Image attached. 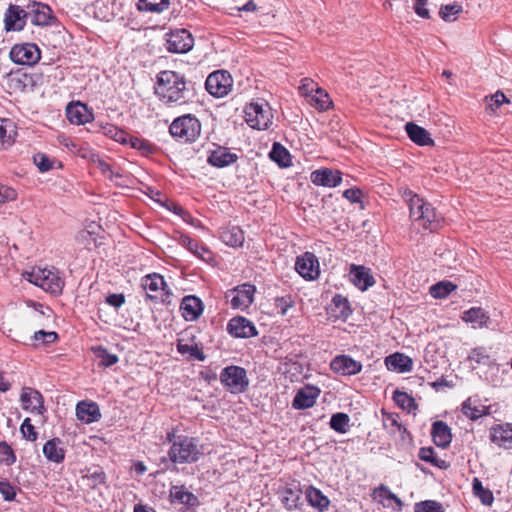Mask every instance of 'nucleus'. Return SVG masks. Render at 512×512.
Listing matches in <instances>:
<instances>
[{"label": "nucleus", "instance_id": "1", "mask_svg": "<svg viewBox=\"0 0 512 512\" xmlns=\"http://www.w3.org/2000/svg\"><path fill=\"white\" fill-rule=\"evenodd\" d=\"M156 78L155 94L165 105L174 106L193 102L195 98L194 85L187 81L184 75L164 70L159 72Z\"/></svg>", "mask_w": 512, "mask_h": 512}, {"label": "nucleus", "instance_id": "2", "mask_svg": "<svg viewBox=\"0 0 512 512\" xmlns=\"http://www.w3.org/2000/svg\"><path fill=\"white\" fill-rule=\"evenodd\" d=\"M166 439L171 444L168 457L174 464L195 463L203 455L202 447L195 437L176 435L172 430L167 433Z\"/></svg>", "mask_w": 512, "mask_h": 512}, {"label": "nucleus", "instance_id": "3", "mask_svg": "<svg viewBox=\"0 0 512 512\" xmlns=\"http://www.w3.org/2000/svg\"><path fill=\"white\" fill-rule=\"evenodd\" d=\"M25 279L30 283L39 286L45 292L58 296L62 293L65 282L60 276L59 271L52 267L48 268H33L30 272L24 274Z\"/></svg>", "mask_w": 512, "mask_h": 512}, {"label": "nucleus", "instance_id": "4", "mask_svg": "<svg viewBox=\"0 0 512 512\" xmlns=\"http://www.w3.org/2000/svg\"><path fill=\"white\" fill-rule=\"evenodd\" d=\"M169 132L173 138L181 143H192L201 133V123L192 114L182 115L171 123Z\"/></svg>", "mask_w": 512, "mask_h": 512}, {"label": "nucleus", "instance_id": "5", "mask_svg": "<svg viewBox=\"0 0 512 512\" xmlns=\"http://www.w3.org/2000/svg\"><path fill=\"white\" fill-rule=\"evenodd\" d=\"M245 120L247 124L257 130H266L272 124L273 114L271 107L264 100H257L246 105Z\"/></svg>", "mask_w": 512, "mask_h": 512}, {"label": "nucleus", "instance_id": "6", "mask_svg": "<svg viewBox=\"0 0 512 512\" xmlns=\"http://www.w3.org/2000/svg\"><path fill=\"white\" fill-rule=\"evenodd\" d=\"M220 382L232 394L243 393L249 386L246 370L236 365H230L222 369Z\"/></svg>", "mask_w": 512, "mask_h": 512}, {"label": "nucleus", "instance_id": "7", "mask_svg": "<svg viewBox=\"0 0 512 512\" xmlns=\"http://www.w3.org/2000/svg\"><path fill=\"white\" fill-rule=\"evenodd\" d=\"M233 80L231 75L224 70L212 72L206 79V90L214 97L226 96L232 89Z\"/></svg>", "mask_w": 512, "mask_h": 512}, {"label": "nucleus", "instance_id": "8", "mask_svg": "<svg viewBox=\"0 0 512 512\" xmlns=\"http://www.w3.org/2000/svg\"><path fill=\"white\" fill-rule=\"evenodd\" d=\"M256 287L250 283H244L226 292V299L234 309L244 310L254 301Z\"/></svg>", "mask_w": 512, "mask_h": 512}, {"label": "nucleus", "instance_id": "9", "mask_svg": "<svg viewBox=\"0 0 512 512\" xmlns=\"http://www.w3.org/2000/svg\"><path fill=\"white\" fill-rule=\"evenodd\" d=\"M10 58L16 64L32 66L40 60L41 51L33 43L16 44L11 48Z\"/></svg>", "mask_w": 512, "mask_h": 512}, {"label": "nucleus", "instance_id": "10", "mask_svg": "<svg viewBox=\"0 0 512 512\" xmlns=\"http://www.w3.org/2000/svg\"><path fill=\"white\" fill-rule=\"evenodd\" d=\"M142 287L151 293H147V297L151 300H160L162 303H169L168 298L171 293L166 291V283L164 278L159 274H150L142 278Z\"/></svg>", "mask_w": 512, "mask_h": 512}, {"label": "nucleus", "instance_id": "11", "mask_svg": "<svg viewBox=\"0 0 512 512\" xmlns=\"http://www.w3.org/2000/svg\"><path fill=\"white\" fill-rule=\"evenodd\" d=\"M295 270L306 280L316 279L320 273L318 258L311 252H305L297 257Z\"/></svg>", "mask_w": 512, "mask_h": 512}, {"label": "nucleus", "instance_id": "12", "mask_svg": "<svg viewBox=\"0 0 512 512\" xmlns=\"http://www.w3.org/2000/svg\"><path fill=\"white\" fill-rule=\"evenodd\" d=\"M194 39L186 29L172 31L167 39V50L173 53H186L193 47Z\"/></svg>", "mask_w": 512, "mask_h": 512}, {"label": "nucleus", "instance_id": "13", "mask_svg": "<svg viewBox=\"0 0 512 512\" xmlns=\"http://www.w3.org/2000/svg\"><path fill=\"white\" fill-rule=\"evenodd\" d=\"M29 12L18 5H9L4 14V27L7 32L24 29Z\"/></svg>", "mask_w": 512, "mask_h": 512}, {"label": "nucleus", "instance_id": "14", "mask_svg": "<svg viewBox=\"0 0 512 512\" xmlns=\"http://www.w3.org/2000/svg\"><path fill=\"white\" fill-rule=\"evenodd\" d=\"M27 12L31 16V22L36 26H49L56 22L52 9L40 2H31L27 5Z\"/></svg>", "mask_w": 512, "mask_h": 512}, {"label": "nucleus", "instance_id": "15", "mask_svg": "<svg viewBox=\"0 0 512 512\" xmlns=\"http://www.w3.org/2000/svg\"><path fill=\"white\" fill-rule=\"evenodd\" d=\"M20 401L22 408L29 410L31 413L43 414L46 411L42 394L31 387L22 389Z\"/></svg>", "mask_w": 512, "mask_h": 512}, {"label": "nucleus", "instance_id": "16", "mask_svg": "<svg viewBox=\"0 0 512 512\" xmlns=\"http://www.w3.org/2000/svg\"><path fill=\"white\" fill-rule=\"evenodd\" d=\"M330 368L333 372L343 375L351 376L361 372L362 364L354 360L349 355H338L330 363Z\"/></svg>", "mask_w": 512, "mask_h": 512}, {"label": "nucleus", "instance_id": "17", "mask_svg": "<svg viewBox=\"0 0 512 512\" xmlns=\"http://www.w3.org/2000/svg\"><path fill=\"white\" fill-rule=\"evenodd\" d=\"M227 330L236 338H250L257 335L254 324L242 316L232 318L228 322Z\"/></svg>", "mask_w": 512, "mask_h": 512}, {"label": "nucleus", "instance_id": "18", "mask_svg": "<svg viewBox=\"0 0 512 512\" xmlns=\"http://www.w3.org/2000/svg\"><path fill=\"white\" fill-rule=\"evenodd\" d=\"M341 172L338 170H332L329 168H323L315 170L311 173V181L313 184L317 186H324V187H336L338 186L341 181Z\"/></svg>", "mask_w": 512, "mask_h": 512}, {"label": "nucleus", "instance_id": "19", "mask_svg": "<svg viewBox=\"0 0 512 512\" xmlns=\"http://www.w3.org/2000/svg\"><path fill=\"white\" fill-rule=\"evenodd\" d=\"M215 149L209 151L207 162L217 168H224L234 164L238 160V155L231 153L226 147L215 145Z\"/></svg>", "mask_w": 512, "mask_h": 512}, {"label": "nucleus", "instance_id": "20", "mask_svg": "<svg viewBox=\"0 0 512 512\" xmlns=\"http://www.w3.org/2000/svg\"><path fill=\"white\" fill-rule=\"evenodd\" d=\"M351 282L361 291H365L375 284V279L369 268L352 264L350 266Z\"/></svg>", "mask_w": 512, "mask_h": 512}, {"label": "nucleus", "instance_id": "21", "mask_svg": "<svg viewBox=\"0 0 512 512\" xmlns=\"http://www.w3.org/2000/svg\"><path fill=\"white\" fill-rule=\"evenodd\" d=\"M461 319L474 329L490 328L492 323L488 313L481 307H472L463 312Z\"/></svg>", "mask_w": 512, "mask_h": 512}, {"label": "nucleus", "instance_id": "22", "mask_svg": "<svg viewBox=\"0 0 512 512\" xmlns=\"http://www.w3.org/2000/svg\"><path fill=\"white\" fill-rule=\"evenodd\" d=\"M319 393V389L313 386L300 389L292 401V407L298 410L311 408L314 406Z\"/></svg>", "mask_w": 512, "mask_h": 512}, {"label": "nucleus", "instance_id": "23", "mask_svg": "<svg viewBox=\"0 0 512 512\" xmlns=\"http://www.w3.org/2000/svg\"><path fill=\"white\" fill-rule=\"evenodd\" d=\"M180 309L186 321H195L203 312V303L194 295L185 296L181 302Z\"/></svg>", "mask_w": 512, "mask_h": 512}, {"label": "nucleus", "instance_id": "24", "mask_svg": "<svg viewBox=\"0 0 512 512\" xmlns=\"http://www.w3.org/2000/svg\"><path fill=\"white\" fill-rule=\"evenodd\" d=\"M68 120L75 125H81L90 122L93 119V113L87 105L77 102L69 104L66 108Z\"/></svg>", "mask_w": 512, "mask_h": 512}, {"label": "nucleus", "instance_id": "25", "mask_svg": "<svg viewBox=\"0 0 512 512\" xmlns=\"http://www.w3.org/2000/svg\"><path fill=\"white\" fill-rule=\"evenodd\" d=\"M76 416L81 422L90 424L99 421L101 413L95 402L81 401L76 406Z\"/></svg>", "mask_w": 512, "mask_h": 512}, {"label": "nucleus", "instance_id": "26", "mask_svg": "<svg viewBox=\"0 0 512 512\" xmlns=\"http://www.w3.org/2000/svg\"><path fill=\"white\" fill-rule=\"evenodd\" d=\"M490 439L504 449H512V425H496L490 430Z\"/></svg>", "mask_w": 512, "mask_h": 512}, {"label": "nucleus", "instance_id": "27", "mask_svg": "<svg viewBox=\"0 0 512 512\" xmlns=\"http://www.w3.org/2000/svg\"><path fill=\"white\" fill-rule=\"evenodd\" d=\"M431 436L434 444L440 448H447L452 441L450 427L441 420L432 424Z\"/></svg>", "mask_w": 512, "mask_h": 512}, {"label": "nucleus", "instance_id": "28", "mask_svg": "<svg viewBox=\"0 0 512 512\" xmlns=\"http://www.w3.org/2000/svg\"><path fill=\"white\" fill-rule=\"evenodd\" d=\"M388 370L399 373L410 372L413 367V361L410 357L402 353H394L385 359Z\"/></svg>", "mask_w": 512, "mask_h": 512}, {"label": "nucleus", "instance_id": "29", "mask_svg": "<svg viewBox=\"0 0 512 512\" xmlns=\"http://www.w3.org/2000/svg\"><path fill=\"white\" fill-rule=\"evenodd\" d=\"M405 130L408 137L417 145L430 146L434 144L428 131L413 122L406 123Z\"/></svg>", "mask_w": 512, "mask_h": 512}, {"label": "nucleus", "instance_id": "30", "mask_svg": "<svg viewBox=\"0 0 512 512\" xmlns=\"http://www.w3.org/2000/svg\"><path fill=\"white\" fill-rule=\"evenodd\" d=\"M61 444L62 442L59 438H53L44 444L43 454L49 461L55 463H62L64 461L66 451Z\"/></svg>", "mask_w": 512, "mask_h": 512}, {"label": "nucleus", "instance_id": "31", "mask_svg": "<svg viewBox=\"0 0 512 512\" xmlns=\"http://www.w3.org/2000/svg\"><path fill=\"white\" fill-rule=\"evenodd\" d=\"M305 497L309 505L317 509L319 512H323L328 509L330 500L325 496L321 490L314 486H308L305 491Z\"/></svg>", "mask_w": 512, "mask_h": 512}, {"label": "nucleus", "instance_id": "32", "mask_svg": "<svg viewBox=\"0 0 512 512\" xmlns=\"http://www.w3.org/2000/svg\"><path fill=\"white\" fill-rule=\"evenodd\" d=\"M170 499L172 503H179L188 507H192L198 502L197 497L184 486H172L170 489Z\"/></svg>", "mask_w": 512, "mask_h": 512}, {"label": "nucleus", "instance_id": "33", "mask_svg": "<svg viewBox=\"0 0 512 512\" xmlns=\"http://www.w3.org/2000/svg\"><path fill=\"white\" fill-rule=\"evenodd\" d=\"M442 217L436 212L435 208L429 203V205L423 211V217L417 221L424 229L431 232L437 230L440 227Z\"/></svg>", "mask_w": 512, "mask_h": 512}, {"label": "nucleus", "instance_id": "34", "mask_svg": "<svg viewBox=\"0 0 512 512\" xmlns=\"http://www.w3.org/2000/svg\"><path fill=\"white\" fill-rule=\"evenodd\" d=\"M331 314L336 318L346 320L352 313L348 299L340 294H336L330 305Z\"/></svg>", "mask_w": 512, "mask_h": 512}, {"label": "nucleus", "instance_id": "35", "mask_svg": "<svg viewBox=\"0 0 512 512\" xmlns=\"http://www.w3.org/2000/svg\"><path fill=\"white\" fill-rule=\"evenodd\" d=\"M220 238L228 246L239 247L244 242V233L238 226L227 227L222 229Z\"/></svg>", "mask_w": 512, "mask_h": 512}, {"label": "nucleus", "instance_id": "36", "mask_svg": "<svg viewBox=\"0 0 512 512\" xmlns=\"http://www.w3.org/2000/svg\"><path fill=\"white\" fill-rule=\"evenodd\" d=\"M272 161L277 163L280 167H289L291 165V158L289 151L280 143L275 142L269 153Z\"/></svg>", "mask_w": 512, "mask_h": 512}, {"label": "nucleus", "instance_id": "37", "mask_svg": "<svg viewBox=\"0 0 512 512\" xmlns=\"http://www.w3.org/2000/svg\"><path fill=\"white\" fill-rule=\"evenodd\" d=\"M462 412L471 420H477L488 413L487 407L477 405V401L472 398H468L462 403Z\"/></svg>", "mask_w": 512, "mask_h": 512}, {"label": "nucleus", "instance_id": "38", "mask_svg": "<svg viewBox=\"0 0 512 512\" xmlns=\"http://www.w3.org/2000/svg\"><path fill=\"white\" fill-rule=\"evenodd\" d=\"M301 489L288 487L282 492V503L289 510L296 509L301 504Z\"/></svg>", "mask_w": 512, "mask_h": 512}, {"label": "nucleus", "instance_id": "39", "mask_svg": "<svg viewBox=\"0 0 512 512\" xmlns=\"http://www.w3.org/2000/svg\"><path fill=\"white\" fill-rule=\"evenodd\" d=\"M170 0H139L137 9L139 11L161 13L168 9Z\"/></svg>", "mask_w": 512, "mask_h": 512}, {"label": "nucleus", "instance_id": "40", "mask_svg": "<svg viewBox=\"0 0 512 512\" xmlns=\"http://www.w3.org/2000/svg\"><path fill=\"white\" fill-rule=\"evenodd\" d=\"M16 135L15 125L9 119L0 118V143L11 145Z\"/></svg>", "mask_w": 512, "mask_h": 512}, {"label": "nucleus", "instance_id": "41", "mask_svg": "<svg viewBox=\"0 0 512 512\" xmlns=\"http://www.w3.org/2000/svg\"><path fill=\"white\" fill-rule=\"evenodd\" d=\"M418 456L422 461L430 463L435 467H438L440 469L448 468V463L445 460L438 458L432 447L420 448Z\"/></svg>", "mask_w": 512, "mask_h": 512}, {"label": "nucleus", "instance_id": "42", "mask_svg": "<svg viewBox=\"0 0 512 512\" xmlns=\"http://www.w3.org/2000/svg\"><path fill=\"white\" fill-rule=\"evenodd\" d=\"M179 243L183 247L188 249L191 253H193L194 255H196L202 259L205 258V256H204L205 254L210 253L206 247L201 245L197 240L192 239L191 237H189L187 235H181V237L179 239Z\"/></svg>", "mask_w": 512, "mask_h": 512}, {"label": "nucleus", "instance_id": "43", "mask_svg": "<svg viewBox=\"0 0 512 512\" xmlns=\"http://www.w3.org/2000/svg\"><path fill=\"white\" fill-rule=\"evenodd\" d=\"M177 351L182 355L188 354L189 360L204 361L206 359V355L197 345H189L182 340H178Z\"/></svg>", "mask_w": 512, "mask_h": 512}, {"label": "nucleus", "instance_id": "44", "mask_svg": "<svg viewBox=\"0 0 512 512\" xmlns=\"http://www.w3.org/2000/svg\"><path fill=\"white\" fill-rule=\"evenodd\" d=\"M456 288L457 286L450 281H440L430 287V294L435 299H443Z\"/></svg>", "mask_w": 512, "mask_h": 512}, {"label": "nucleus", "instance_id": "45", "mask_svg": "<svg viewBox=\"0 0 512 512\" xmlns=\"http://www.w3.org/2000/svg\"><path fill=\"white\" fill-rule=\"evenodd\" d=\"M393 400L402 409L411 412L417 408L415 399L408 393L400 390H395L393 393Z\"/></svg>", "mask_w": 512, "mask_h": 512}, {"label": "nucleus", "instance_id": "46", "mask_svg": "<svg viewBox=\"0 0 512 512\" xmlns=\"http://www.w3.org/2000/svg\"><path fill=\"white\" fill-rule=\"evenodd\" d=\"M472 486L474 495L480 499L482 504L490 506L493 503V493L489 489L484 488L482 482L478 478L473 479Z\"/></svg>", "mask_w": 512, "mask_h": 512}, {"label": "nucleus", "instance_id": "47", "mask_svg": "<svg viewBox=\"0 0 512 512\" xmlns=\"http://www.w3.org/2000/svg\"><path fill=\"white\" fill-rule=\"evenodd\" d=\"M350 418L346 413L338 412L332 415L330 419V427L334 431L344 434L349 430Z\"/></svg>", "mask_w": 512, "mask_h": 512}, {"label": "nucleus", "instance_id": "48", "mask_svg": "<svg viewBox=\"0 0 512 512\" xmlns=\"http://www.w3.org/2000/svg\"><path fill=\"white\" fill-rule=\"evenodd\" d=\"M93 351L96 357L100 360L99 365L102 367H111L119 360L116 354L109 353L107 349L102 346L93 348Z\"/></svg>", "mask_w": 512, "mask_h": 512}, {"label": "nucleus", "instance_id": "49", "mask_svg": "<svg viewBox=\"0 0 512 512\" xmlns=\"http://www.w3.org/2000/svg\"><path fill=\"white\" fill-rule=\"evenodd\" d=\"M428 205L429 203L421 197L411 200V204L408 205L411 220L416 222L423 217V211Z\"/></svg>", "mask_w": 512, "mask_h": 512}, {"label": "nucleus", "instance_id": "50", "mask_svg": "<svg viewBox=\"0 0 512 512\" xmlns=\"http://www.w3.org/2000/svg\"><path fill=\"white\" fill-rule=\"evenodd\" d=\"M414 512H444V509L442 504L435 500H425L415 504Z\"/></svg>", "mask_w": 512, "mask_h": 512}, {"label": "nucleus", "instance_id": "51", "mask_svg": "<svg viewBox=\"0 0 512 512\" xmlns=\"http://www.w3.org/2000/svg\"><path fill=\"white\" fill-rule=\"evenodd\" d=\"M83 478L89 482V486L93 489L104 484L106 481V475L102 469L88 470V473Z\"/></svg>", "mask_w": 512, "mask_h": 512}, {"label": "nucleus", "instance_id": "52", "mask_svg": "<svg viewBox=\"0 0 512 512\" xmlns=\"http://www.w3.org/2000/svg\"><path fill=\"white\" fill-rule=\"evenodd\" d=\"M0 462L10 466L16 462V455L5 441L0 442Z\"/></svg>", "mask_w": 512, "mask_h": 512}, {"label": "nucleus", "instance_id": "53", "mask_svg": "<svg viewBox=\"0 0 512 512\" xmlns=\"http://www.w3.org/2000/svg\"><path fill=\"white\" fill-rule=\"evenodd\" d=\"M462 10L463 8L459 4L443 5L440 8L439 15L444 21H453L455 20V17L451 18V16L458 15Z\"/></svg>", "mask_w": 512, "mask_h": 512}, {"label": "nucleus", "instance_id": "54", "mask_svg": "<svg viewBox=\"0 0 512 512\" xmlns=\"http://www.w3.org/2000/svg\"><path fill=\"white\" fill-rule=\"evenodd\" d=\"M275 308L278 309L279 313L284 316L288 309L295 305V301L292 295L288 294L281 297H276L274 300Z\"/></svg>", "mask_w": 512, "mask_h": 512}, {"label": "nucleus", "instance_id": "55", "mask_svg": "<svg viewBox=\"0 0 512 512\" xmlns=\"http://www.w3.org/2000/svg\"><path fill=\"white\" fill-rule=\"evenodd\" d=\"M313 100L315 102L316 108L321 111L327 110L332 104L329 95L323 92L321 89L316 90V95L314 96Z\"/></svg>", "mask_w": 512, "mask_h": 512}, {"label": "nucleus", "instance_id": "56", "mask_svg": "<svg viewBox=\"0 0 512 512\" xmlns=\"http://www.w3.org/2000/svg\"><path fill=\"white\" fill-rule=\"evenodd\" d=\"M104 133L105 135L110 136L115 141L120 143H125L128 137V135L123 130L118 129L114 125H107L104 128Z\"/></svg>", "mask_w": 512, "mask_h": 512}, {"label": "nucleus", "instance_id": "57", "mask_svg": "<svg viewBox=\"0 0 512 512\" xmlns=\"http://www.w3.org/2000/svg\"><path fill=\"white\" fill-rule=\"evenodd\" d=\"M0 494L5 501H13L16 497L15 487L7 480H0Z\"/></svg>", "mask_w": 512, "mask_h": 512}, {"label": "nucleus", "instance_id": "58", "mask_svg": "<svg viewBox=\"0 0 512 512\" xmlns=\"http://www.w3.org/2000/svg\"><path fill=\"white\" fill-rule=\"evenodd\" d=\"M20 431L23 435V437L29 441H35L37 439V432L35 431L34 426L31 424L30 418H26L21 427Z\"/></svg>", "mask_w": 512, "mask_h": 512}, {"label": "nucleus", "instance_id": "59", "mask_svg": "<svg viewBox=\"0 0 512 512\" xmlns=\"http://www.w3.org/2000/svg\"><path fill=\"white\" fill-rule=\"evenodd\" d=\"M35 165L41 172L49 171L52 168L51 159L43 153H37L33 157Z\"/></svg>", "mask_w": 512, "mask_h": 512}, {"label": "nucleus", "instance_id": "60", "mask_svg": "<svg viewBox=\"0 0 512 512\" xmlns=\"http://www.w3.org/2000/svg\"><path fill=\"white\" fill-rule=\"evenodd\" d=\"M129 143L132 148L141 151L143 154H149L153 150L147 141L138 137H130Z\"/></svg>", "mask_w": 512, "mask_h": 512}, {"label": "nucleus", "instance_id": "61", "mask_svg": "<svg viewBox=\"0 0 512 512\" xmlns=\"http://www.w3.org/2000/svg\"><path fill=\"white\" fill-rule=\"evenodd\" d=\"M34 340L41 341L44 344H50L55 342L58 339V334L56 332L39 330L34 333Z\"/></svg>", "mask_w": 512, "mask_h": 512}, {"label": "nucleus", "instance_id": "62", "mask_svg": "<svg viewBox=\"0 0 512 512\" xmlns=\"http://www.w3.org/2000/svg\"><path fill=\"white\" fill-rule=\"evenodd\" d=\"M383 424L386 428H395L399 432H406V428L401 425L398 421V415L386 414L383 419Z\"/></svg>", "mask_w": 512, "mask_h": 512}, {"label": "nucleus", "instance_id": "63", "mask_svg": "<svg viewBox=\"0 0 512 512\" xmlns=\"http://www.w3.org/2000/svg\"><path fill=\"white\" fill-rule=\"evenodd\" d=\"M16 198L17 193L13 188L0 184V204L13 201Z\"/></svg>", "mask_w": 512, "mask_h": 512}, {"label": "nucleus", "instance_id": "64", "mask_svg": "<svg viewBox=\"0 0 512 512\" xmlns=\"http://www.w3.org/2000/svg\"><path fill=\"white\" fill-rule=\"evenodd\" d=\"M106 303L118 309L125 303V296L122 293H113L106 296Z\"/></svg>", "mask_w": 512, "mask_h": 512}]
</instances>
